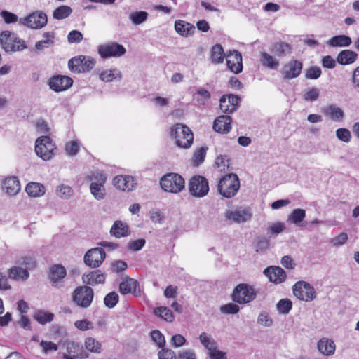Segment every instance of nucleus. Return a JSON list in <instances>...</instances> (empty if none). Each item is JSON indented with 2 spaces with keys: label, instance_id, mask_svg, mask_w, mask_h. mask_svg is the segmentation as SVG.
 Instances as JSON below:
<instances>
[{
  "label": "nucleus",
  "instance_id": "nucleus-1",
  "mask_svg": "<svg viewBox=\"0 0 359 359\" xmlns=\"http://www.w3.org/2000/svg\"><path fill=\"white\" fill-rule=\"evenodd\" d=\"M86 180L90 182L89 189L90 194L97 201L104 200L106 197L104 184L107 177L102 171H92L86 176Z\"/></svg>",
  "mask_w": 359,
  "mask_h": 359
},
{
  "label": "nucleus",
  "instance_id": "nucleus-2",
  "mask_svg": "<svg viewBox=\"0 0 359 359\" xmlns=\"http://www.w3.org/2000/svg\"><path fill=\"white\" fill-rule=\"evenodd\" d=\"M239 188V178L237 175L233 173L221 178L217 184V191L226 198H231L236 196Z\"/></svg>",
  "mask_w": 359,
  "mask_h": 359
},
{
  "label": "nucleus",
  "instance_id": "nucleus-3",
  "mask_svg": "<svg viewBox=\"0 0 359 359\" xmlns=\"http://www.w3.org/2000/svg\"><path fill=\"white\" fill-rule=\"evenodd\" d=\"M170 135L175 139V144L180 148L187 149L191 147L194 135L187 126L177 123L171 128Z\"/></svg>",
  "mask_w": 359,
  "mask_h": 359
},
{
  "label": "nucleus",
  "instance_id": "nucleus-4",
  "mask_svg": "<svg viewBox=\"0 0 359 359\" xmlns=\"http://www.w3.org/2000/svg\"><path fill=\"white\" fill-rule=\"evenodd\" d=\"M0 43L6 53L22 51L27 48L25 41L10 31H4L1 33Z\"/></svg>",
  "mask_w": 359,
  "mask_h": 359
},
{
  "label": "nucleus",
  "instance_id": "nucleus-5",
  "mask_svg": "<svg viewBox=\"0 0 359 359\" xmlns=\"http://www.w3.org/2000/svg\"><path fill=\"white\" fill-rule=\"evenodd\" d=\"M56 147L48 136H41L35 142V152L42 160L47 161L55 156Z\"/></svg>",
  "mask_w": 359,
  "mask_h": 359
},
{
  "label": "nucleus",
  "instance_id": "nucleus-6",
  "mask_svg": "<svg viewBox=\"0 0 359 359\" xmlns=\"http://www.w3.org/2000/svg\"><path fill=\"white\" fill-rule=\"evenodd\" d=\"M257 297V292L253 287L246 283L238 284L232 293V300L240 304H248Z\"/></svg>",
  "mask_w": 359,
  "mask_h": 359
},
{
  "label": "nucleus",
  "instance_id": "nucleus-7",
  "mask_svg": "<svg viewBox=\"0 0 359 359\" xmlns=\"http://www.w3.org/2000/svg\"><path fill=\"white\" fill-rule=\"evenodd\" d=\"M160 184L165 191L177 194L184 189L185 182L181 175L171 172L164 175Z\"/></svg>",
  "mask_w": 359,
  "mask_h": 359
},
{
  "label": "nucleus",
  "instance_id": "nucleus-8",
  "mask_svg": "<svg viewBox=\"0 0 359 359\" xmlns=\"http://www.w3.org/2000/svg\"><path fill=\"white\" fill-rule=\"evenodd\" d=\"M94 297L93 290L87 286L76 287L72 294V301L79 307L86 309L89 307Z\"/></svg>",
  "mask_w": 359,
  "mask_h": 359
},
{
  "label": "nucleus",
  "instance_id": "nucleus-9",
  "mask_svg": "<svg viewBox=\"0 0 359 359\" xmlns=\"http://www.w3.org/2000/svg\"><path fill=\"white\" fill-rule=\"evenodd\" d=\"M292 290L294 295L301 301L309 302L316 297L314 287L306 281L300 280L297 282L293 285Z\"/></svg>",
  "mask_w": 359,
  "mask_h": 359
},
{
  "label": "nucleus",
  "instance_id": "nucleus-10",
  "mask_svg": "<svg viewBox=\"0 0 359 359\" xmlns=\"http://www.w3.org/2000/svg\"><path fill=\"white\" fill-rule=\"evenodd\" d=\"M188 188L190 194L196 198L204 197L209 191L208 180L200 175H194L189 180Z\"/></svg>",
  "mask_w": 359,
  "mask_h": 359
},
{
  "label": "nucleus",
  "instance_id": "nucleus-11",
  "mask_svg": "<svg viewBox=\"0 0 359 359\" xmlns=\"http://www.w3.org/2000/svg\"><path fill=\"white\" fill-rule=\"evenodd\" d=\"M95 65V60L93 58L80 55L74 57L68 62L69 69L75 73L86 72L92 69Z\"/></svg>",
  "mask_w": 359,
  "mask_h": 359
},
{
  "label": "nucleus",
  "instance_id": "nucleus-12",
  "mask_svg": "<svg viewBox=\"0 0 359 359\" xmlns=\"http://www.w3.org/2000/svg\"><path fill=\"white\" fill-rule=\"evenodd\" d=\"M97 51L102 58L119 57L123 55L126 50L123 45L110 42L98 46Z\"/></svg>",
  "mask_w": 359,
  "mask_h": 359
},
{
  "label": "nucleus",
  "instance_id": "nucleus-13",
  "mask_svg": "<svg viewBox=\"0 0 359 359\" xmlns=\"http://www.w3.org/2000/svg\"><path fill=\"white\" fill-rule=\"evenodd\" d=\"M47 15L42 11L33 12L28 16L20 19L22 25L31 29H41L47 24Z\"/></svg>",
  "mask_w": 359,
  "mask_h": 359
},
{
  "label": "nucleus",
  "instance_id": "nucleus-14",
  "mask_svg": "<svg viewBox=\"0 0 359 359\" xmlns=\"http://www.w3.org/2000/svg\"><path fill=\"white\" fill-rule=\"evenodd\" d=\"M106 257L104 250L101 248H95L87 251L83 257L86 265L91 268H97Z\"/></svg>",
  "mask_w": 359,
  "mask_h": 359
},
{
  "label": "nucleus",
  "instance_id": "nucleus-15",
  "mask_svg": "<svg viewBox=\"0 0 359 359\" xmlns=\"http://www.w3.org/2000/svg\"><path fill=\"white\" fill-rule=\"evenodd\" d=\"M66 276V269L61 264H54L49 269L48 278L51 285L55 288L64 286L63 279Z\"/></svg>",
  "mask_w": 359,
  "mask_h": 359
},
{
  "label": "nucleus",
  "instance_id": "nucleus-16",
  "mask_svg": "<svg viewBox=\"0 0 359 359\" xmlns=\"http://www.w3.org/2000/svg\"><path fill=\"white\" fill-rule=\"evenodd\" d=\"M112 183L116 189L128 192L135 188L137 180L133 176L121 175L114 177Z\"/></svg>",
  "mask_w": 359,
  "mask_h": 359
},
{
  "label": "nucleus",
  "instance_id": "nucleus-17",
  "mask_svg": "<svg viewBox=\"0 0 359 359\" xmlns=\"http://www.w3.org/2000/svg\"><path fill=\"white\" fill-rule=\"evenodd\" d=\"M303 67L302 63L297 60H292L284 65L281 74L286 79H292L299 76Z\"/></svg>",
  "mask_w": 359,
  "mask_h": 359
},
{
  "label": "nucleus",
  "instance_id": "nucleus-18",
  "mask_svg": "<svg viewBox=\"0 0 359 359\" xmlns=\"http://www.w3.org/2000/svg\"><path fill=\"white\" fill-rule=\"evenodd\" d=\"M240 102V98L234 95H223L219 100V107L223 113L231 114L235 111Z\"/></svg>",
  "mask_w": 359,
  "mask_h": 359
},
{
  "label": "nucleus",
  "instance_id": "nucleus-19",
  "mask_svg": "<svg viewBox=\"0 0 359 359\" xmlns=\"http://www.w3.org/2000/svg\"><path fill=\"white\" fill-rule=\"evenodd\" d=\"M225 217L226 220L240 224L249 221L252 217V213L249 209L238 208L234 210H226Z\"/></svg>",
  "mask_w": 359,
  "mask_h": 359
},
{
  "label": "nucleus",
  "instance_id": "nucleus-20",
  "mask_svg": "<svg viewBox=\"0 0 359 359\" xmlns=\"http://www.w3.org/2000/svg\"><path fill=\"white\" fill-rule=\"evenodd\" d=\"M73 83V80L67 76H54L49 80L50 88L55 92H61L69 88Z\"/></svg>",
  "mask_w": 359,
  "mask_h": 359
},
{
  "label": "nucleus",
  "instance_id": "nucleus-21",
  "mask_svg": "<svg viewBox=\"0 0 359 359\" xmlns=\"http://www.w3.org/2000/svg\"><path fill=\"white\" fill-rule=\"evenodd\" d=\"M1 189L9 196H16L21 189L18 178L15 176H9L6 177L2 181Z\"/></svg>",
  "mask_w": 359,
  "mask_h": 359
},
{
  "label": "nucleus",
  "instance_id": "nucleus-22",
  "mask_svg": "<svg viewBox=\"0 0 359 359\" xmlns=\"http://www.w3.org/2000/svg\"><path fill=\"white\" fill-rule=\"evenodd\" d=\"M226 65L229 69L235 74H239L243 70L242 55L237 50L229 52L226 55Z\"/></svg>",
  "mask_w": 359,
  "mask_h": 359
},
{
  "label": "nucleus",
  "instance_id": "nucleus-23",
  "mask_svg": "<svg viewBox=\"0 0 359 359\" xmlns=\"http://www.w3.org/2000/svg\"><path fill=\"white\" fill-rule=\"evenodd\" d=\"M321 111L325 116L335 122L341 121L344 118L343 109L335 104H330L323 107L321 109Z\"/></svg>",
  "mask_w": 359,
  "mask_h": 359
},
{
  "label": "nucleus",
  "instance_id": "nucleus-24",
  "mask_svg": "<svg viewBox=\"0 0 359 359\" xmlns=\"http://www.w3.org/2000/svg\"><path fill=\"white\" fill-rule=\"evenodd\" d=\"M264 273L269 280L275 284H279L285 280L286 273L279 266H269L264 269Z\"/></svg>",
  "mask_w": 359,
  "mask_h": 359
},
{
  "label": "nucleus",
  "instance_id": "nucleus-25",
  "mask_svg": "<svg viewBox=\"0 0 359 359\" xmlns=\"http://www.w3.org/2000/svg\"><path fill=\"white\" fill-rule=\"evenodd\" d=\"M232 118L227 115L218 116L214 121L213 129L219 133H227L231 128Z\"/></svg>",
  "mask_w": 359,
  "mask_h": 359
},
{
  "label": "nucleus",
  "instance_id": "nucleus-26",
  "mask_svg": "<svg viewBox=\"0 0 359 359\" xmlns=\"http://www.w3.org/2000/svg\"><path fill=\"white\" fill-rule=\"evenodd\" d=\"M82 280L86 285H95L97 284H102L105 281V274L102 273L100 270H95L88 273L83 274Z\"/></svg>",
  "mask_w": 359,
  "mask_h": 359
},
{
  "label": "nucleus",
  "instance_id": "nucleus-27",
  "mask_svg": "<svg viewBox=\"0 0 359 359\" xmlns=\"http://www.w3.org/2000/svg\"><path fill=\"white\" fill-rule=\"evenodd\" d=\"M317 347L319 352L326 356L332 355L336 349L334 341L325 337L318 341Z\"/></svg>",
  "mask_w": 359,
  "mask_h": 359
},
{
  "label": "nucleus",
  "instance_id": "nucleus-28",
  "mask_svg": "<svg viewBox=\"0 0 359 359\" xmlns=\"http://www.w3.org/2000/svg\"><path fill=\"white\" fill-rule=\"evenodd\" d=\"M110 233L111 236L120 238L128 236L130 235V231L128 225L126 222L118 220L115 221L112 225Z\"/></svg>",
  "mask_w": 359,
  "mask_h": 359
},
{
  "label": "nucleus",
  "instance_id": "nucleus-29",
  "mask_svg": "<svg viewBox=\"0 0 359 359\" xmlns=\"http://www.w3.org/2000/svg\"><path fill=\"white\" fill-rule=\"evenodd\" d=\"M175 29L182 36L187 37L194 33L195 27L191 23L179 20L175 22Z\"/></svg>",
  "mask_w": 359,
  "mask_h": 359
},
{
  "label": "nucleus",
  "instance_id": "nucleus-30",
  "mask_svg": "<svg viewBox=\"0 0 359 359\" xmlns=\"http://www.w3.org/2000/svg\"><path fill=\"white\" fill-rule=\"evenodd\" d=\"M358 58V54L351 50H344L341 51L337 57V62L342 65L353 64Z\"/></svg>",
  "mask_w": 359,
  "mask_h": 359
},
{
  "label": "nucleus",
  "instance_id": "nucleus-31",
  "mask_svg": "<svg viewBox=\"0 0 359 359\" xmlns=\"http://www.w3.org/2000/svg\"><path fill=\"white\" fill-rule=\"evenodd\" d=\"M138 285V282L133 278L126 277L119 284V291L122 294L129 293L135 294L136 289Z\"/></svg>",
  "mask_w": 359,
  "mask_h": 359
},
{
  "label": "nucleus",
  "instance_id": "nucleus-32",
  "mask_svg": "<svg viewBox=\"0 0 359 359\" xmlns=\"http://www.w3.org/2000/svg\"><path fill=\"white\" fill-rule=\"evenodd\" d=\"M25 191L27 194L32 198L41 197L46 193V189L43 184L34 182L27 184Z\"/></svg>",
  "mask_w": 359,
  "mask_h": 359
},
{
  "label": "nucleus",
  "instance_id": "nucleus-33",
  "mask_svg": "<svg viewBox=\"0 0 359 359\" xmlns=\"http://www.w3.org/2000/svg\"><path fill=\"white\" fill-rule=\"evenodd\" d=\"M43 39L35 43V49L41 51L54 44L55 33L53 32H46L43 34Z\"/></svg>",
  "mask_w": 359,
  "mask_h": 359
},
{
  "label": "nucleus",
  "instance_id": "nucleus-34",
  "mask_svg": "<svg viewBox=\"0 0 359 359\" xmlns=\"http://www.w3.org/2000/svg\"><path fill=\"white\" fill-rule=\"evenodd\" d=\"M11 279L25 281L28 279L29 273L27 269L20 266H13L8 271Z\"/></svg>",
  "mask_w": 359,
  "mask_h": 359
},
{
  "label": "nucleus",
  "instance_id": "nucleus-35",
  "mask_svg": "<svg viewBox=\"0 0 359 359\" xmlns=\"http://www.w3.org/2000/svg\"><path fill=\"white\" fill-rule=\"evenodd\" d=\"M211 97L210 93L202 88H199L193 95V99L196 102L197 106H204L208 104Z\"/></svg>",
  "mask_w": 359,
  "mask_h": 359
},
{
  "label": "nucleus",
  "instance_id": "nucleus-36",
  "mask_svg": "<svg viewBox=\"0 0 359 359\" xmlns=\"http://www.w3.org/2000/svg\"><path fill=\"white\" fill-rule=\"evenodd\" d=\"M259 61L262 66L270 69H276L279 66V61L266 52H261Z\"/></svg>",
  "mask_w": 359,
  "mask_h": 359
},
{
  "label": "nucleus",
  "instance_id": "nucleus-37",
  "mask_svg": "<svg viewBox=\"0 0 359 359\" xmlns=\"http://www.w3.org/2000/svg\"><path fill=\"white\" fill-rule=\"evenodd\" d=\"M291 46L290 44L285 42H276L272 44L271 47V52L273 54L283 57L291 53Z\"/></svg>",
  "mask_w": 359,
  "mask_h": 359
},
{
  "label": "nucleus",
  "instance_id": "nucleus-38",
  "mask_svg": "<svg viewBox=\"0 0 359 359\" xmlns=\"http://www.w3.org/2000/svg\"><path fill=\"white\" fill-rule=\"evenodd\" d=\"M351 39L346 35H338L332 37L327 44L332 47H347L351 44Z\"/></svg>",
  "mask_w": 359,
  "mask_h": 359
},
{
  "label": "nucleus",
  "instance_id": "nucleus-39",
  "mask_svg": "<svg viewBox=\"0 0 359 359\" xmlns=\"http://www.w3.org/2000/svg\"><path fill=\"white\" fill-rule=\"evenodd\" d=\"M306 217V211L301 208L294 209L288 216L287 221L297 226H303V220Z\"/></svg>",
  "mask_w": 359,
  "mask_h": 359
},
{
  "label": "nucleus",
  "instance_id": "nucleus-40",
  "mask_svg": "<svg viewBox=\"0 0 359 359\" xmlns=\"http://www.w3.org/2000/svg\"><path fill=\"white\" fill-rule=\"evenodd\" d=\"M201 344L210 352L217 348V344L212 336L205 332H201L198 337Z\"/></svg>",
  "mask_w": 359,
  "mask_h": 359
},
{
  "label": "nucleus",
  "instance_id": "nucleus-41",
  "mask_svg": "<svg viewBox=\"0 0 359 359\" xmlns=\"http://www.w3.org/2000/svg\"><path fill=\"white\" fill-rule=\"evenodd\" d=\"M211 62L215 64L222 63L224 58L223 48L220 44H215L212 46L211 51Z\"/></svg>",
  "mask_w": 359,
  "mask_h": 359
},
{
  "label": "nucleus",
  "instance_id": "nucleus-42",
  "mask_svg": "<svg viewBox=\"0 0 359 359\" xmlns=\"http://www.w3.org/2000/svg\"><path fill=\"white\" fill-rule=\"evenodd\" d=\"M121 78V72L117 69L104 71L100 75V79L105 82H111L115 79L119 81Z\"/></svg>",
  "mask_w": 359,
  "mask_h": 359
},
{
  "label": "nucleus",
  "instance_id": "nucleus-43",
  "mask_svg": "<svg viewBox=\"0 0 359 359\" xmlns=\"http://www.w3.org/2000/svg\"><path fill=\"white\" fill-rule=\"evenodd\" d=\"M85 347L91 353L99 354L102 351L101 342L93 337H87L85 339Z\"/></svg>",
  "mask_w": 359,
  "mask_h": 359
},
{
  "label": "nucleus",
  "instance_id": "nucleus-44",
  "mask_svg": "<svg viewBox=\"0 0 359 359\" xmlns=\"http://www.w3.org/2000/svg\"><path fill=\"white\" fill-rule=\"evenodd\" d=\"M72 13V9L67 5H62L56 8L53 13V17L56 20H63L69 17Z\"/></svg>",
  "mask_w": 359,
  "mask_h": 359
},
{
  "label": "nucleus",
  "instance_id": "nucleus-45",
  "mask_svg": "<svg viewBox=\"0 0 359 359\" xmlns=\"http://www.w3.org/2000/svg\"><path fill=\"white\" fill-rule=\"evenodd\" d=\"M54 315L52 313H49L43 310H37L34 312L33 318L39 323L45 325L47 323H50L53 320Z\"/></svg>",
  "mask_w": 359,
  "mask_h": 359
},
{
  "label": "nucleus",
  "instance_id": "nucleus-46",
  "mask_svg": "<svg viewBox=\"0 0 359 359\" xmlns=\"http://www.w3.org/2000/svg\"><path fill=\"white\" fill-rule=\"evenodd\" d=\"M148 15L146 11H134L129 14V19L134 25H139L147 21Z\"/></svg>",
  "mask_w": 359,
  "mask_h": 359
},
{
  "label": "nucleus",
  "instance_id": "nucleus-47",
  "mask_svg": "<svg viewBox=\"0 0 359 359\" xmlns=\"http://www.w3.org/2000/svg\"><path fill=\"white\" fill-rule=\"evenodd\" d=\"M73 193L72 188L64 184L58 185L55 189L56 195L59 198L65 200L69 199L73 195Z\"/></svg>",
  "mask_w": 359,
  "mask_h": 359
},
{
  "label": "nucleus",
  "instance_id": "nucleus-48",
  "mask_svg": "<svg viewBox=\"0 0 359 359\" xmlns=\"http://www.w3.org/2000/svg\"><path fill=\"white\" fill-rule=\"evenodd\" d=\"M154 313L168 322H172L174 320V315L170 309L165 306L157 307L154 309Z\"/></svg>",
  "mask_w": 359,
  "mask_h": 359
},
{
  "label": "nucleus",
  "instance_id": "nucleus-49",
  "mask_svg": "<svg viewBox=\"0 0 359 359\" xmlns=\"http://www.w3.org/2000/svg\"><path fill=\"white\" fill-rule=\"evenodd\" d=\"M292 304L290 299H280L276 304L277 310L279 313L286 315L292 309Z\"/></svg>",
  "mask_w": 359,
  "mask_h": 359
},
{
  "label": "nucleus",
  "instance_id": "nucleus-50",
  "mask_svg": "<svg viewBox=\"0 0 359 359\" xmlns=\"http://www.w3.org/2000/svg\"><path fill=\"white\" fill-rule=\"evenodd\" d=\"M119 297L116 292H111L104 298L105 306L109 309L114 308L118 303Z\"/></svg>",
  "mask_w": 359,
  "mask_h": 359
},
{
  "label": "nucleus",
  "instance_id": "nucleus-51",
  "mask_svg": "<svg viewBox=\"0 0 359 359\" xmlns=\"http://www.w3.org/2000/svg\"><path fill=\"white\" fill-rule=\"evenodd\" d=\"M81 346L75 342H69L67 345V353L63 356L79 357L81 352Z\"/></svg>",
  "mask_w": 359,
  "mask_h": 359
},
{
  "label": "nucleus",
  "instance_id": "nucleus-52",
  "mask_svg": "<svg viewBox=\"0 0 359 359\" xmlns=\"http://www.w3.org/2000/svg\"><path fill=\"white\" fill-rule=\"evenodd\" d=\"M18 264L25 266L27 270L33 269L36 266V259L34 257L29 255H25L20 257L18 261Z\"/></svg>",
  "mask_w": 359,
  "mask_h": 359
},
{
  "label": "nucleus",
  "instance_id": "nucleus-53",
  "mask_svg": "<svg viewBox=\"0 0 359 359\" xmlns=\"http://www.w3.org/2000/svg\"><path fill=\"white\" fill-rule=\"evenodd\" d=\"M79 148L80 143L77 140L70 141L65 144V151L71 156L76 155L79 151Z\"/></svg>",
  "mask_w": 359,
  "mask_h": 359
},
{
  "label": "nucleus",
  "instance_id": "nucleus-54",
  "mask_svg": "<svg viewBox=\"0 0 359 359\" xmlns=\"http://www.w3.org/2000/svg\"><path fill=\"white\" fill-rule=\"evenodd\" d=\"M320 96V90L313 87L309 88L303 95V99L306 102H315Z\"/></svg>",
  "mask_w": 359,
  "mask_h": 359
},
{
  "label": "nucleus",
  "instance_id": "nucleus-55",
  "mask_svg": "<svg viewBox=\"0 0 359 359\" xmlns=\"http://www.w3.org/2000/svg\"><path fill=\"white\" fill-rule=\"evenodd\" d=\"M206 151L207 148L205 147L198 148L195 151L193 156V163L195 165H198L204 161Z\"/></svg>",
  "mask_w": 359,
  "mask_h": 359
},
{
  "label": "nucleus",
  "instance_id": "nucleus-56",
  "mask_svg": "<svg viewBox=\"0 0 359 359\" xmlns=\"http://www.w3.org/2000/svg\"><path fill=\"white\" fill-rule=\"evenodd\" d=\"M273 323L269 314L265 311L261 312L257 317V323L262 326L269 327L272 326Z\"/></svg>",
  "mask_w": 359,
  "mask_h": 359
},
{
  "label": "nucleus",
  "instance_id": "nucleus-57",
  "mask_svg": "<svg viewBox=\"0 0 359 359\" xmlns=\"http://www.w3.org/2000/svg\"><path fill=\"white\" fill-rule=\"evenodd\" d=\"M152 340L159 348H163L165 345V339L163 334L159 330H154L151 333Z\"/></svg>",
  "mask_w": 359,
  "mask_h": 359
},
{
  "label": "nucleus",
  "instance_id": "nucleus-58",
  "mask_svg": "<svg viewBox=\"0 0 359 359\" xmlns=\"http://www.w3.org/2000/svg\"><path fill=\"white\" fill-rule=\"evenodd\" d=\"M239 311V306L233 303H228L220 307V311L224 314H236Z\"/></svg>",
  "mask_w": 359,
  "mask_h": 359
},
{
  "label": "nucleus",
  "instance_id": "nucleus-59",
  "mask_svg": "<svg viewBox=\"0 0 359 359\" xmlns=\"http://www.w3.org/2000/svg\"><path fill=\"white\" fill-rule=\"evenodd\" d=\"M336 136L339 140L346 143L349 142L351 139V132L344 128H339L336 130Z\"/></svg>",
  "mask_w": 359,
  "mask_h": 359
},
{
  "label": "nucleus",
  "instance_id": "nucleus-60",
  "mask_svg": "<svg viewBox=\"0 0 359 359\" xmlns=\"http://www.w3.org/2000/svg\"><path fill=\"white\" fill-rule=\"evenodd\" d=\"M74 326L81 331H87L93 329V323L87 319L75 321Z\"/></svg>",
  "mask_w": 359,
  "mask_h": 359
},
{
  "label": "nucleus",
  "instance_id": "nucleus-61",
  "mask_svg": "<svg viewBox=\"0 0 359 359\" xmlns=\"http://www.w3.org/2000/svg\"><path fill=\"white\" fill-rule=\"evenodd\" d=\"M0 16L6 24L15 23L18 20V17L15 14L7 11H2Z\"/></svg>",
  "mask_w": 359,
  "mask_h": 359
},
{
  "label": "nucleus",
  "instance_id": "nucleus-62",
  "mask_svg": "<svg viewBox=\"0 0 359 359\" xmlns=\"http://www.w3.org/2000/svg\"><path fill=\"white\" fill-rule=\"evenodd\" d=\"M321 73L320 67H311L306 70L305 77L308 79H317L320 76Z\"/></svg>",
  "mask_w": 359,
  "mask_h": 359
},
{
  "label": "nucleus",
  "instance_id": "nucleus-63",
  "mask_svg": "<svg viewBox=\"0 0 359 359\" xmlns=\"http://www.w3.org/2000/svg\"><path fill=\"white\" fill-rule=\"evenodd\" d=\"M348 234L346 233H341L339 236L332 238L330 243L334 247H339L345 244L348 241Z\"/></svg>",
  "mask_w": 359,
  "mask_h": 359
},
{
  "label": "nucleus",
  "instance_id": "nucleus-64",
  "mask_svg": "<svg viewBox=\"0 0 359 359\" xmlns=\"http://www.w3.org/2000/svg\"><path fill=\"white\" fill-rule=\"evenodd\" d=\"M158 359H177L175 353L169 348L164 347L158 353Z\"/></svg>",
  "mask_w": 359,
  "mask_h": 359
}]
</instances>
